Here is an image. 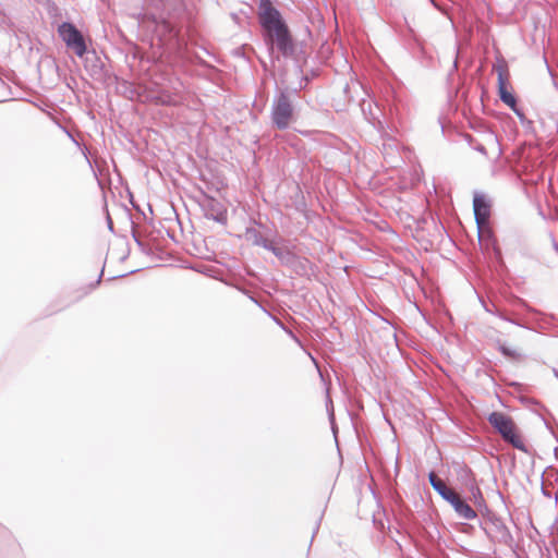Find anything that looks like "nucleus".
Returning <instances> with one entry per match:
<instances>
[{"label": "nucleus", "instance_id": "1", "mask_svg": "<svg viewBox=\"0 0 558 558\" xmlns=\"http://www.w3.org/2000/svg\"><path fill=\"white\" fill-rule=\"evenodd\" d=\"M257 15L268 51L271 53L277 49L283 58L299 61L296 44L289 26L270 0H259Z\"/></svg>", "mask_w": 558, "mask_h": 558}, {"label": "nucleus", "instance_id": "2", "mask_svg": "<svg viewBox=\"0 0 558 558\" xmlns=\"http://www.w3.org/2000/svg\"><path fill=\"white\" fill-rule=\"evenodd\" d=\"M296 93V89L289 90L286 88L279 89L275 94L270 108V119L277 130L284 131L289 129L294 116L292 96Z\"/></svg>", "mask_w": 558, "mask_h": 558}, {"label": "nucleus", "instance_id": "3", "mask_svg": "<svg viewBox=\"0 0 558 558\" xmlns=\"http://www.w3.org/2000/svg\"><path fill=\"white\" fill-rule=\"evenodd\" d=\"M428 482L433 489L439 494L444 500L452 506L460 518L464 520H473L477 517L474 509L454 490L449 488L434 472H429Z\"/></svg>", "mask_w": 558, "mask_h": 558}, {"label": "nucleus", "instance_id": "4", "mask_svg": "<svg viewBox=\"0 0 558 558\" xmlns=\"http://www.w3.org/2000/svg\"><path fill=\"white\" fill-rule=\"evenodd\" d=\"M487 420L493 428L501 436L504 441L522 452H529L526 445L517 433V426L513 420L509 415L494 411L488 415Z\"/></svg>", "mask_w": 558, "mask_h": 558}, {"label": "nucleus", "instance_id": "5", "mask_svg": "<svg viewBox=\"0 0 558 558\" xmlns=\"http://www.w3.org/2000/svg\"><path fill=\"white\" fill-rule=\"evenodd\" d=\"M483 530L493 543L504 545L511 549L514 547L513 536L500 517L496 514L489 515Z\"/></svg>", "mask_w": 558, "mask_h": 558}, {"label": "nucleus", "instance_id": "6", "mask_svg": "<svg viewBox=\"0 0 558 558\" xmlns=\"http://www.w3.org/2000/svg\"><path fill=\"white\" fill-rule=\"evenodd\" d=\"M58 34L69 49L82 58L87 53V46L82 32L71 22H63L58 27Z\"/></svg>", "mask_w": 558, "mask_h": 558}, {"label": "nucleus", "instance_id": "7", "mask_svg": "<svg viewBox=\"0 0 558 558\" xmlns=\"http://www.w3.org/2000/svg\"><path fill=\"white\" fill-rule=\"evenodd\" d=\"M202 196L203 201L199 204L204 210V216L207 219L225 225L227 222V210L223 205L215 197L204 192Z\"/></svg>", "mask_w": 558, "mask_h": 558}, {"label": "nucleus", "instance_id": "8", "mask_svg": "<svg viewBox=\"0 0 558 558\" xmlns=\"http://www.w3.org/2000/svg\"><path fill=\"white\" fill-rule=\"evenodd\" d=\"M362 111L365 117V119L377 130L380 137L384 140H392L393 136L390 135L389 130L390 126L385 121H383L377 112H381L380 108L377 104H375V111L373 110L372 102H365L363 101L362 105Z\"/></svg>", "mask_w": 558, "mask_h": 558}, {"label": "nucleus", "instance_id": "9", "mask_svg": "<svg viewBox=\"0 0 558 558\" xmlns=\"http://www.w3.org/2000/svg\"><path fill=\"white\" fill-rule=\"evenodd\" d=\"M497 74L498 96L505 105L513 108L518 101L515 95L508 88L507 70L502 65H498Z\"/></svg>", "mask_w": 558, "mask_h": 558}, {"label": "nucleus", "instance_id": "10", "mask_svg": "<svg viewBox=\"0 0 558 558\" xmlns=\"http://www.w3.org/2000/svg\"><path fill=\"white\" fill-rule=\"evenodd\" d=\"M473 211L476 227H481L489 222L490 202L482 194H475L473 198Z\"/></svg>", "mask_w": 558, "mask_h": 558}, {"label": "nucleus", "instance_id": "11", "mask_svg": "<svg viewBox=\"0 0 558 558\" xmlns=\"http://www.w3.org/2000/svg\"><path fill=\"white\" fill-rule=\"evenodd\" d=\"M289 268L292 269L296 276L307 278L316 271V266L307 257L299 255H295Z\"/></svg>", "mask_w": 558, "mask_h": 558}, {"label": "nucleus", "instance_id": "12", "mask_svg": "<svg viewBox=\"0 0 558 558\" xmlns=\"http://www.w3.org/2000/svg\"><path fill=\"white\" fill-rule=\"evenodd\" d=\"M85 69L96 80L102 78L106 75L105 63L95 52H93L92 57H86Z\"/></svg>", "mask_w": 558, "mask_h": 558}, {"label": "nucleus", "instance_id": "13", "mask_svg": "<svg viewBox=\"0 0 558 558\" xmlns=\"http://www.w3.org/2000/svg\"><path fill=\"white\" fill-rule=\"evenodd\" d=\"M267 251L271 252L279 259L280 264L288 268L296 255L288 247H280L276 245L274 241L270 243Z\"/></svg>", "mask_w": 558, "mask_h": 558}, {"label": "nucleus", "instance_id": "14", "mask_svg": "<svg viewBox=\"0 0 558 558\" xmlns=\"http://www.w3.org/2000/svg\"><path fill=\"white\" fill-rule=\"evenodd\" d=\"M497 350L511 362H522L525 355L517 348L509 347L505 341L497 339L495 341Z\"/></svg>", "mask_w": 558, "mask_h": 558}, {"label": "nucleus", "instance_id": "15", "mask_svg": "<svg viewBox=\"0 0 558 558\" xmlns=\"http://www.w3.org/2000/svg\"><path fill=\"white\" fill-rule=\"evenodd\" d=\"M245 238L253 245L260 246L265 250H267L270 243L272 242L267 238L263 236V234L256 228L253 227H247L245 229Z\"/></svg>", "mask_w": 558, "mask_h": 558}, {"label": "nucleus", "instance_id": "16", "mask_svg": "<svg viewBox=\"0 0 558 558\" xmlns=\"http://www.w3.org/2000/svg\"><path fill=\"white\" fill-rule=\"evenodd\" d=\"M150 19L156 25V29H160L165 35H168L169 37L177 36L174 26L166 19L162 13L159 15L150 14Z\"/></svg>", "mask_w": 558, "mask_h": 558}, {"label": "nucleus", "instance_id": "17", "mask_svg": "<svg viewBox=\"0 0 558 558\" xmlns=\"http://www.w3.org/2000/svg\"><path fill=\"white\" fill-rule=\"evenodd\" d=\"M477 234L480 243H488L492 245L497 243L494 232L489 226V222H486L485 225L477 227Z\"/></svg>", "mask_w": 558, "mask_h": 558}, {"label": "nucleus", "instance_id": "18", "mask_svg": "<svg viewBox=\"0 0 558 558\" xmlns=\"http://www.w3.org/2000/svg\"><path fill=\"white\" fill-rule=\"evenodd\" d=\"M131 233H132V238H133L134 242L136 243L137 247L141 250V252H143L144 254H147V255L151 254L150 246L141 240L134 225L132 226Z\"/></svg>", "mask_w": 558, "mask_h": 558}, {"label": "nucleus", "instance_id": "19", "mask_svg": "<svg viewBox=\"0 0 558 558\" xmlns=\"http://www.w3.org/2000/svg\"><path fill=\"white\" fill-rule=\"evenodd\" d=\"M493 307H494L493 315L497 316L498 318H500V319H502L505 322L513 324L515 326H519V327H522V328H526L525 325H523L520 322H518V320L509 317L508 315H506V313L504 311L499 310L496 304H493Z\"/></svg>", "mask_w": 558, "mask_h": 558}, {"label": "nucleus", "instance_id": "20", "mask_svg": "<svg viewBox=\"0 0 558 558\" xmlns=\"http://www.w3.org/2000/svg\"><path fill=\"white\" fill-rule=\"evenodd\" d=\"M269 317L287 333L299 345H302L300 338L287 327L277 316L269 314Z\"/></svg>", "mask_w": 558, "mask_h": 558}, {"label": "nucleus", "instance_id": "21", "mask_svg": "<svg viewBox=\"0 0 558 558\" xmlns=\"http://www.w3.org/2000/svg\"><path fill=\"white\" fill-rule=\"evenodd\" d=\"M514 114L518 117L520 123L523 122L524 119H526V116L523 111V109L521 107L518 106V102L515 104V106H513V108H510Z\"/></svg>", "mask_w": 558, "mask_h": 558}, {"label": "nucleus", "instance_id": "22", "mask_svg": "<svg viewBox=\"0 0 558 558\" xmlns=\"http://www.w3.org/2000/svg\"><path fill=\"white\" fill-rule=\"evenodd\" d=\"M492 251L494 253L495 258L498 262H502V254H501V250H500V247L498 245V242L495 243L494 245H492Z\"/></svg>", "mask_w": 558, "mask_h": 558}, {"label": "nucleus", "instance_id": "23", "mask_svg": "<svg viewBox=\"0 0 558 558\" xmlns=\"http://www.w3.org/2000/svg\"><path fill=\"white\" fill-rule=\"evenodd\" d=\"M533 121L530 120V119H524L523 122L521 123V125L525 129V131H531L533 130Z\"/></svg>", "mask_w": 558, "mask_h": 558}, {"label": "nucleus", "instance_id": "24", "mask_svg": "<svg viewBox=\"0 0 558 558\" xmlns=\"http://www.w3.org/2000/svg\"><path fill=\"white\" fill-rule=\"evenodd\" d=\"M481 303H482V306L483 308L485 310V312L489 313V314H493L494 312V307H493V304L492 303L490 305H488L483 299H480Z\"/></svg>", "mask_w": 558, "mask_h": 558}, {"label": "nucleus", "instance_id": "25", "mask_svg": "<svg viewBox=\"0 0 558 558\" xmlns=\"http://www.w3.org/2000/svg\"><path fill=\"white\" fill-rule=\"evenodd\" d=\"M239 290H240L243 294H245V295H246V296H247L252 302H254V303L256 302V300H257V299H256L253 294H251V292H250L247 289H245V288H239Z\"/></svg>", "mask_w": 558, "mask_h": 558}, {"label": "nucleus", "instance_id": "26", "mask_svg": "<svg viewBox=\"0 0 558 558\" xmlns=\"http://www.w3.org/2000/svg\"><path fill=\"white\" fill-rule=\"evenodd\" d=\"M473 496L475 499H480L478 504L481 505L482 502H484V499H483V496H482V493L478 487H476L475 490H473Z\"/></svg>", "mask_w": 558, "mask_h": 558}, {"label": "nucleus", "instance_id": "27", "mask_svg": "<svg viewBox=\"0 0 558 558\" xmlns=\"http://www.w3.org/2000/svg\"><path fill=\"white\" fill-rule=\"evenodd\" d=\"M473 148L483 155L487 154L485 146L482 144H476L475 146H473Z\"/></svg>", "mask_w": 558, "mask_h": 558}, {"label": "nucleus", "instance_id": "28", "mask_svg": "<svg viewBox=\"0 0 558 558\" xmlns=\"http://www.w3.org/2000/svg\"><path fill=\"white\" fill-rule=\"evenodd\" d=\"M255 304L264 312L266 313L268 316L269 314H271L258 300H256Z\"/></svg>", "mask_w": 558, "mask_h": 558}, {"label": "nucleus", "instance_id": "29", "mask_svg": "<svg viewBox=\"0 0 558 558\" xmlns=\"http://www.w3.org/2000/svg\"><path fill=\"white\" fill-rule=\"evenodd\" d=\"M107 223H108V229L110 231H113V222H112V220H111L109 215L107 216Z\"/></svg>", "mask_w": 558, "mask_h": 558}, {"label": "nucleus", "instance_id": "30", "mask_svg": "<svg viewBox=\"0 0 558 558\" xmlns=\"http://www.w3.org/2000/svg\"><path fill=\"white\" fill-rule=\"evenodd\" d=\"M480 244L483 247V250H485V251L492 250V244H488V243H480Z\"/></svg>", "mask_w": 558, "mask_h": 558}, {"label": "nucleus", "instance_id": "31", "mask_svg": "<svg viewBox=\"0 0 558 558\" xmlns=\"http://www.w3.org/2000/svg\"><path fill=\"white\" fill-rule=\"evenodd\" d=\"M458 69V59L456 58V60L453 61V64H452V71H456Z\"/></svg>", "mask_w": 558, "mask_h": 558}, {"label": "nucleus", "instance_id": "32", "mask_svg": "<svg viewBox=\"0 0 558 558\" xmlns=\"http://www.w3.org/2000/svg\"><path fill=\"white\" fill-rule=\"evenodd\" d=\"M329 420L331 421V423L333 424V411H330L329 412Z\"/></svg>", "mask_w": 558, "mask_h": 558}, {"label": "nucleus", "instance_id": "33", "mask_svg": "<svg viewBox=\"0 0 558 558\" xmlns=\"http://www.w3.org/2000/svg\"><path fill=\"white\" fill-rule=\"evenodd\" d=\"M318 529H319V523L317 522V524H316V526H315V530H314L313 535H315V533L318 531ZM313 537H314V536H312V538H313Z\"/></svg>", "mask_w": 558, "mask_h": 558}, {"label": "nucleus", "instance_id": "34", "mask_svg": "<svg viewBox=\"0 0 558 558\" xmlns=\"http://www.w3.org/2000/svg\"><path fill=\"white\" fill-rule=\"evenodd\" d=\"M511 386L519 388V387H521V384L513 381V383H511Z\"/></svg>", "mask_w": 558, "mask_h": 558}, {"label": "nucleus", "instance_id": "35", "mask_svg": "<svg viewBox=\"0 0 558 558\" xmlns=\"http://www.w3.org/2000/svg\"><path fill=\"white\" fill-rule=\"evenodd\" d=\"M542 492H543V494H544L545 496L550 497V495L548 494V492H546L544 488H542Z\"/></svg>", "mask_w": 558, "mask_h": 558}, {"label": "nucleus", "instance_id": "36", "mask_svg": "<svg viewBox=\"0 0 558 558\" xmlns=\"http://www.w3.org/2000/svg\"><path fill=\"white\" fill-rule=\"evenodd\" d=\"M429 2L435 7V8H438L437 3L435 2V0H429Z\"/></svg>", "mask_w": 558, "mask_h": 558}, {"label": "nucleus", "instance_id": "37", "mask_svg": "<svg viewBox=\"0 0 558 558\" xmlns=\"http://www.w3.org/2000/svg\"><path fill=\"white\" fill-rule=\"evenodd\" d=\"M102 272H104V270H101V272H100V275H99V277H98V279H97V283H99V282H100V279H101V276H102Z\"/></svg>", "mask_w": 558, "mask_h": 558}, {"label": "nucleus", "instance_id": "38", "mask_svg": "<svg viewBox=\"0 0 558 558\" xmlns=\"http://www.w3.org/2000/svg\"><path fill=\"white\" fill-rule=\"evenodd\" d=\"M255 223H256L258 227H263V223H260V222H256V221H255Z\"/></svg>", "mask_w": 558, "mask_h": 558}]
</instances>
